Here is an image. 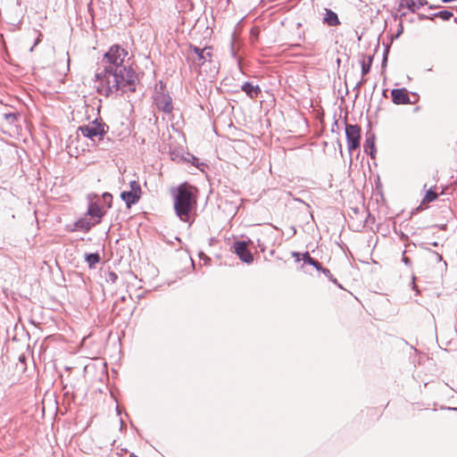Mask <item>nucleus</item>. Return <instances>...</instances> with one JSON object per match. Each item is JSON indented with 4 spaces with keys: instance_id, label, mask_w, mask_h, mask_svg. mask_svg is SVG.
<instances>
[{
    "instance_id": "1",
    "label": "nucleus",
    "mask_w": 457,
    "mask_h": 457,
    "mask_svg": "<svg viewBox=\"0 0 457 457\" xmlns=\"http://www.w3.org/2000/svg\"><path fill=\"white\" fill-rule=\"evenodd\" d=\"M128 52L120 46H112L102 59L104 69L96 72V87L106 96L119 90L134 91L137 79L136 72L124 64Z\"/></svg>"
},
{
    "instance_id": "2",
    "label": "nucleus",
    "mask_w": 457,
    "mask_h": 457,
    "mask_svg": "<svg viewBox=\"0 0 457 457\" xmlns=\"http://www.w3.org/2000/svg\"><path fill=\"white\" fill-rule=\"evenodd\" d=\"M195 204L194 187L187 184L180 185L174 194V209L179 220L188 222Z\"/></svg>"
},
{
    "instance_id": "3",
    "label": "nucleus",
    "mask_w": 457,
    "mask_h": 457,
    "mask_svg": "<svg viewBox=\"0 0 457 457\" xmlns=\"http://www.w3.org/2000/svg\"><path fill=\"white\" fill-rule=\"evenodd\" d=\"M79 130L84 137L89 138L93 142L102 140L106 133L105 124L98 121L97 120L89 122L87 125L79 127Z\"/></svg>"
},
{
    "instance_id": "4",
    "label": "nucleus",
    "mask_w": 457,
    "mask_h": 457,
    "mask_svg": "<svg viewBox=\"0 0 457 457\" xmlns=\"http://www.w3.org/2000/svg\"><path fill=\"white\" fill-rule=\"evenodd\" d=\"M154 100L158 109L162 112L169 113L172 111L173 106L171 97L165 92L162 82H160V87L156 86Z\"/></svg>"
},
{
    "instance_id": "5",
    "label": "nucleus",
    "mask_w": 457,
    "mask_h": 457,
    "mask_svg": "<svg viewBox=\"0 0 457 457\" xmlns=\"http://www.w3.org/2000/svg\"><path fill=\"white\" fill-rule=\"evenodd\" d=\"M345 136L347 140V149L352 155L353 150L359 148L361 139V129L358 125L346 124Z\"/></svg>"
},
{
    "instance_id": "6",
    "label": "nucleus",
    "mask_w": 457,
    "mask_h": 457,
    "mask_svg": "<svg viewBox=\"0 0 457 457\" xmlns=\"http://www.w3.org/2000/svg\"><path fill=\"white\" fill-rule=\"evenodd\" d=\"M129 187V191H123L120 194L121 199L127 204L129 207L131 204H136L139 200L141 195V187L137 181H130Z\"/></svg>"
},
{
    "instance_id": "7",
    "label": "nucleus",
    "mask_w": 457,
    "mask_h": 457,
    "mask_svg": "<svg viewBox=\"0 0 457 457\" xmlns=\"http://www.w3.org/2000/svg\"><path fill=\"white\" fill-rule=\"evenodd\" d=\"M234 251L239 259L245 263H252L253 262V254L247 248V244L244 241H237L234 243Z\"/></svg>"
},
{
    "instance_id": "8",
    "label": "nucleus",
    "mask_w": 457,
    "mask_h": 457,
    "mask_svg": "<svg viewBox=\"0 0 457 457\" xmlns=\"http://www.w3.org/2000/svg\"><path fill=\"white\" fill-rule=\"evenodd\" d=\"M191 51L195 54L193 60L197 65H202L211 59L212 49L209 47L199 48L194 46L191 48Z\"/></svg>"
},
{
    "instance_id": "9",
    "label": "nucleus",
    "mask_w": 457,
    "mask_h": 457,
    "mask_svg": "<svg viewBox=\"0 0 457 457\" xmlns=\"http://www.w3.org/2000/svg\"><path fill=\"white\" fill-rule=\"evenodd\" d=\"M391 95L392 100L395 104H405L410 103V97L405 88L393 89Z\"/></svg>"
},
{
    "instance_id": "10",
    "label": "nucleus",
    "mask_w": 457,
    "mask_h": 457,
    "mask_svg": "<svg viewBox=\"0 0 457 457\" xmlns=\"http://www.w3.org/2000/svg\"><path fill=\"white\" fill-rule=\"evenodd\" d=\"M89 199L91 203L89 204L87 212L92 218L97 219L96 222H99L100 219L104 215L105 210L104 207L99 206L97 203L93 202L91 195H89Z\"/></svg>"
},
{
    "instance_id": "11",
    "label": "nucleus",
    "mask_w": 457,
    "mask_h": 457,
    "mask_svg": "<svg viewBox=\"0 0 457 457\" xmlns=\"http://www.w3.org/2000/svg\"><path fill=\"white\" fill-rule=\"evenodd\" d=\"M323 22L328 26H337L340 23L337 14L329 9H326Z\"/></svg>"
},
{
    "instance_id": "12",
    "label": "nucleus",
    "mask_w": 457,
    "mask_h": 457,
    "mask_svg": "<svg viewBox=\"0 0 457 457\" xmlns=\"http://www.w3.org/2000/svg\"><path fill=\"white\" fill-rule=\"evenodd\" d=\"M242 90L245 92V94L250 96L251 98H253L258 96V94L261 92L258 86H254L249 82H245L242 86Z\"/></svg>"
},
{
    "instance_id": "13",
    "label": "nucleus",
    "mask_w": 457,
    "mask_h": 457,
    "mask_svg": "<svg viewBox=\"0 0 457 457\" xmlns=\"http://www.w3.org/2000/svg\"><path fill=\"white\" fill-rule=\"evenodd\" d=\"M373 62V57L371 55L362 56L360 60L361 67V74L365 76L370 71V67Z\"/></svg>"
},
{
    "instance_id": "14",
    "label": "nucleus",
    "mask_w": 457,
    "mask_h": 457,
    "mask_svg": "<svg viewBox=\"0 0 457 457\" xmlns=\"http://www.w3.org/2000/svg\"><path fill=\"white\" fill-rule=\"evenodd\" d=\"M437 194L433 190V188H429L425 196L422 199L421 204H429L435 201L437 198Z\"/></svg>"
},
{
    "instance_id": "15",
    "label": "nucleus",
    "mask_w": 457,
    "mask_h": 457,
    "mask_svg": "<svg viewBox=\"0 0 457 457\" xmlns=\"http://www.w3.org/2000/svg\"><path fill=\"white\" fill-rule=\"evenodd\" d=\"M303 260L305 263H309L311 265H312L313 267H315L318 270H320L321 269V265L320 263L312 259L310 254L308 253H305L303 255Z\"/></svg>"
},
{
    "instance_id": "16",
    "label": "nucleus",
    "mask_w": 457,
    "mask_h": 457,
    "mask_svg": "<svg viewBox=\"0 0 457 457\" xmlns=\"http://www.w3.org/2000/svg\"><path fill=\"white\" fill-rule=\"evenodd\" d=\"M86 261L87 262L89 267H93L99 262L100 256L98 253H89L87 254Z\"/></svg>"
},
{
    "instance_id": "17",
    "label": "nucleus",
    "mask_w": 457,
    "mask_h": 457,
    "mask_svg": "<svg viewBox=\"0 0 457 457\" xmlns=\"http://www.w3.org/2000/svg\"><path fill=\"white\" fill-rule=\"evenodd\" d=\"M435 16L442 19L443 21H448L453 16V14L450 11H440L436 13Z\"/></svg>"
},
{
    "instance_id": "18",
    "label": "nucleus",
    "mask_w": 457,
    "mask_h": 457,
    "mask_svg": "<svg viewBox=\"0 0 457 457\" xmlns=\"http://www.w3.org/2000/svg\"><path fill=\"white\" fill-rule=\"evenodd\" d=\"M365 151L369 153L371 156H373L374 149V140L372 138H367L365 142Z\"/></svg>"
},
{
    "instance_id": "19",
    "label": "nucleus",
    "mask_w": 457,
    "mask_h": 457,
    "mask_svg": "<svg viewBox=\"0 0 457 457\" xmlns=\"http://www.w3.org/2000/svg\"><path fill=\"white\" fill-rule=\"evenodd\" d=\"M102 198H103L104 203L106 205V208H110L112 205V195L109 193H104V194H103Z\"/></svg>"
},
{
    "instance_id": "20",
    "label": "nucleus",
    "mask_w": 457,
    "mask_h": 457,
    "mask_svg": "<svg viewBox=\"0 0 457 457\" xmlns=\"http://www.w3.org/2000/svg\"><path fill=\"white\" fill-rule=\"evenodd\" d=\"M4 116H5L6 120H16V114L15 113H8V114H5Z\"/></svg>"
},
{
    "instance_id": "21",
    "label": "nucleus",
    "mask_w": 457,
    "mask_h": 457,
    "mask_svg": "<svg viewBox=\"0 0 457 457\" xmlns=\"http://www.w3.org/2000/svg\"><path fill=\"white\" fill-rule=\"evenodd\" d=\"M320 270H321L327 277H330L331 276L330 270H328V269H323L321 267V269Z\"/></svg>"
},
{
    "instance_id": "22",
    "label": "nucleus",
    "mask_w": 457,
    "mask_h": 457,
    "mask_svg": "<svg viewBox=\"0 0 457 457\" xmlns=\"http://www.w3.org/2000/svg\"><path fill=\"white\" fill-rule=\"evenodd\" d=\"M193 164H195V166L198 167V160L196 158H195V157H194Z\"/></svg>"
},
{
    "instance_id": "23",
    "label": "nucleus",
    "mask_w": 457,
    "mask_h": 457,
    "mask_svg": "<svg viewBox=\"0 0 457 457\" xmlns=\"http://www.w3.org/2000/svg\"><path fill=\"white\" fill-rule=\"evenodd\" d=\"M454 22L457 24V17L454 18Z\"/></svg>"
}]
</instances>
